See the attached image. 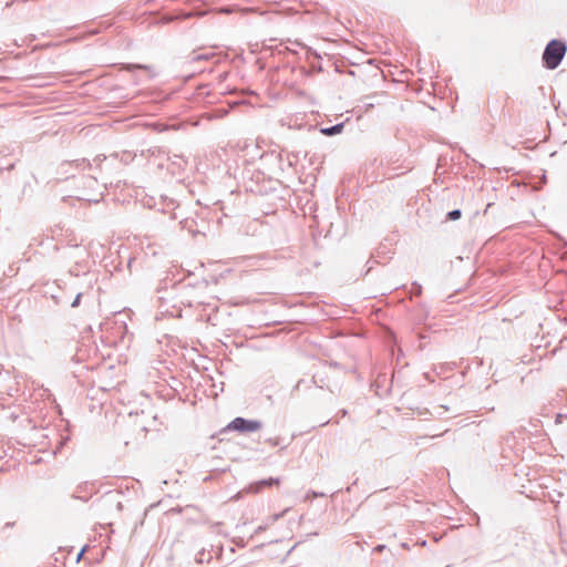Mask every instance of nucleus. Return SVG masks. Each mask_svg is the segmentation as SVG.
Here are the masks:
<instances>
[{
	"label": "nucleus",
	"mask_w": 567,
	"mask_h": 567,
	"mask_svg": "<svg viewBox=\"0 0 567 567\" xmlns=\"http://www.w3.org/2000/svg\"><path fill=\"white\" fill-rule=\"evenodd\" d=\"M566 51L567 47L563 41L550 40L543 52L544 65L549 70H555L563 61Z\"/></svg>",
	"instance_id": "nucleus-1"
},
{
	"label": "nucleus",
	"mask_w": 567,
	"mask_h": 567,
	"mask_svg": "<svg viewBox=\"0 0 567 567\" xmlns=\"http://www.w3.org/2000/svg\"><path fill=\"white\" fill-rule=\"evenodd\" d=\"M262 427V422L258 420H247L244 417H235L228 425L227 430L237 431L241 433H249L259 431Z\"/></svg>",
	"instance_id": "nucleus-2"
},
{
	"label": "nucleus",
	"mask_w": 567,
	"mask_h": 567,
	"mask_svg": "<svg viewBox=\"0 0 567 567\" xmlns=\"http://www.w3.org/2000/svg\"><path fill=\"white\" fill-rule=\"evenodd\" d=\"M69 167H75L79 171H85L91 167V163L87 159L82 158V159H75L73 162H64L60 166L63 174L69 173V169H68Z\"/></svg>",
	"instance_id": "nucleus-3"
},
{
	"label": "nucleus",
	"mask_w": 567,
	"mask_h": 567,
	"mask_svg": "<svg viewBox=\"0 0 567 567\" xmlns=\"http://www.w3.org/2000/svg\"><path fill=\"white\" fill-rule=\"evenodd\" d=\"M274 484H279V478H268V480H261L257 482L251 488H254L255 492L261 491L264 487L271 486Z\"/></svg>",
	"instance_id": "nucleus-4"
},
{
	"label": "nucleus",
	"mask_w": 567,
	"mask_h": 567,
	"mask_svg": "<svg viewBox=\"0 0 567 567\" xmlns=\"http://www.w3.org/2000/svg\"><path fill=\"white\" fill-rule=\"evenodd\" d=\"M343 127H344L343 123H339V124L332 125L330 127L321 128V133L326 136H333V135L340 134L342 132Z\"/></svg>",
	"instance_id": "nucleus-5"
},
{
	"label": "nucleus",
	"mask_w": 567,
	"mask_h": 567,
	"mask_svg": "<svg viewBox=\"0 0 567 567\" xmlns=\"http://www.w3.org/2000/svg\"><path fill=\"white\" fill-rule=\"evenodd\" d=\"M215 54L214 53H197V52H193L190 55H189V60L192 62H198V61H204V60H209L210 58H214Z\"/></svg>",
	"instance_id": "nucleus-6"
},
{
	"label": "nucleus",
	"mask_w": 567,
	"mask_h": 567,
	"mask_svg": "<svg viewBox=\"0 0 567 567\" xmlns=\"http://www.w3.org/2000/svg\"><path fill=\"white\" fill-rule=\"evenodd\" d=\"M462 213L460 209H453L447 213V219L457 220L461 217Z\"/></svg>",
	"instance_id": "nucleus-7"
},
{
	"label": "nucleus",
	"mask_w": 567,
	"mask_h": 567,
	"mask_svg": "<svg viewBox=\"0 0 567 567\" xmlns=\"http://www.w3.org/2000/svg\"><path fill=\"white\" fill-rule=\"evenodd\" d=\"M212 558V556L208 554V557H205V551L202 550L200 553L197 554V557H196V561L202 564L204 563L205 560L206 561H209Z\"/></svg>",
	"instance_id": "nucleus-8"
},
{
	"label": "nucleus",
	"mask_w": 567,
	"mask_h": 567,
	"mask_svg": "<svg viewBox=\"0 0 567 567\" xmlns=\"http://www.w3.org/2000/svg\"><path fill=\"white\" fill-rule=\"evenodd\" d=\"M324 496H327V494L319 493V492H316V491H310V492L307 493L306 498L309 499V498L324 497Z\"/></svg>",
	"instance_id": "nucleus-9"
},
{
	"label": "nucleus",
	"mask_w": 567,
	"mask_h": 567,
	"mask_svg": "<svg viewBox=\"0 0 567 567\" xmlns=\"http://www.w3.org/2000/svg\"><path fill=\"white\" fill-rule=\"evenodd\" d=\"M124 69L127 70V71H133L135 69H144V70H146L147 66L146 65H142V64H126L124 66Z\"/></svg>",
	"instance_id": "nucleus-10"
},
{
	"label": "nucleus",
	"mask_w": 567,
	"mask_h": 567,
	"mask_svg": "<svg viewBox=\"0 0 567 567\" xmlns=\"http://www.w3.org/2000/svg\"><path fill=\"white\" fill-rule=\"evenodd\" d=\"M81 297H82V293H81V292H79V293L75 296V298H74L73 302L71 303V307H72V308H76V307H79V305H80V300H81Z\"/></svg>",
	"instance_id": "nucleus-11"
},
{
	"label": "nucleus",
	"mask_w": 567,
	"mask_h": 567,
	"mask_svg": "<svg viewBox=\"0 0 567 567\" xmlns=\"http://www.w3.org/2000/svg\"><path fill=\"white\" fill-rule=\"evenodd\" d=\"M267 442L272 446H277L279 444L278 439H269Z\"/></svg>",
	"instance_id": "nucleus-12"
},
{
	"label": "nucleus",
	"mask_w": 567,
	"mask_h": 567,
	"mask_svg": "<svg viewBox=\"0 0 567 567\" xmlns=\"http://www.w3.org/2000/svg\"><path fill=\"white\" fill-rule=\"evenodd\" d=\"M413 286H415V287H416L415 292H416L417 295H420V293H421V291H422L421 286H420V285H416V284H413Z\"/></svg>",
	"instance_id": "nucleus-13"
},
{
	"label": "nucleus",
	"mask_w": 567,
	"mask_h": 567,
	"mask_svg": "<svg viewBox=\"0 0 567 567\" xmlns=\"http://www.w3.org/2000/svg\"><path fill=\"white\" fill-rule=\"evenodd\" d=\"M384 548H385V546H384V545H378V546L375 547V550H377V551H382Z\"/></svg>",
	"instance_id": "nucleus-14"
},
{
	"label": "nucleus",
	"mask_w": 567,
	"mask_h": 567,
	"mask_svg": "<svg viewBox=\"0 0 567 567\" xmlns=\"http://www.w3.org/2000/svg\"><path fill=\"white\" fill-rule=\"evenodd\" d=\"M83 553H84V549H82L79 555H78V560L81 559V557L83 556Z\"/></svg>",
	"instance_id": "nucleus-15"
}]
</instances>
